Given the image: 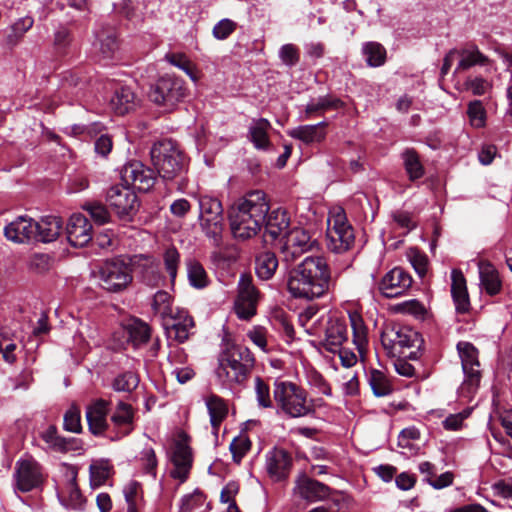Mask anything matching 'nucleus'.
I'll list each match as a JSON object with an SVG mask.
<instances>
[{"label": "nucleus", "instance_id": "1", "mask_svg": "<svg viewBox=\"0 0 512 512\" xmlns=\"http://www.w3.org/2000/svg\"><path fill=\"white\" fill-rule=\"evenodd\" d=\"M333 285L329 265L322 256H307L288 271L287 289L294 298L314 300Z\"/></svg>", "mask_w": 512, "mask_h": 512}, {"label": "nucleus", "instance_id": "2", "mask_svg": "<svg viewBox=\"0 0 512 512\" xmlns=\"http://www.w3.org/2000/svg\"><path fill=\"white\" fill-rule=\"evenodd\" d=\"M269 209L267 195L261 190L250 191L239 198L229 211L233 236L241 240L256 236L264 226Z\"/></svg>", "mask_w": 512, "mask_h": 512}, {"label": "nucleus", "instance_id": "3", "mask_svg": "<svg viewBox=\"0 0 512 512\" xmlns=\"http://www.w3.org/2000/svg\"><path fill=\"white\" fill-rule=\"evenodd\" d=\"M255 359L251 351L241 345L228 347L219 357L216 370L220 379L228 383L243 384L251 373Z\"/></svg>", "mask_w": 512, "mask_h": 512}, {"label": "nucleus", "instance_id": "4", "mask_svg": "<svg viewBox=\"0 0 512 512\" xmlns=\"http://www.w3.org/2000/svg\"><path fill=\"white\" fill-rule=\"evenodd\" d=\"M273 398L281 411L289 417H305L314 412L313 401L307 391L291 381H275Z\"/></svg>", "mask_w": 512, "mask_h": 512}, {"label": "nucleus", "instance_id": "5", "mask_svg": "<svg viewBox=\"0 0 512 512\" xmlns=\"http://www.w3.org/2000/svg\"><path fill=\"white\" fill-rule=\"evenodd\" d=\"M150 154L154 168L164 180H172L186 170L187 158L178 144L171 139L155 143Z\"/></svg>", "mask_w": 512, "mask_h": 512}, {"label": "nucleus", "instance_id": "6", "mask_svg": "<svg viewBox=\"0 0 512 512\" xmlns=\"http://www.w3.org/2000/svg\"><path fill=\"white\" fill-rule=\"evenodd\" d=\"M381 342L390 352L398 353L402 358L417 360L423 340L417 331L408 326L390 324L383 329Z\"/></svg>", "mask_w": 512, "mask_h": 512}, {"label": "nucleus", "instance_id": "7", "mask_svg": "<svg viewBox=\"0 0 512 512\" xmlns=\"http://www.w3.org/2000/svg\"><path fill=\"white\" fill-rule=\"evenodd\" d=\"M199 224L205 235L218 246L221 243L223 232V207L219 199L201 195L198 198Z\"/></svg>", "mask_w": 512, "mask_h": 512}, {"label": "nucleus", "instance_id": "8", "mask_svg": "<svg viewBox=\"0 0 512 512\" xmlns=\"http://www.w3.org/2000/svg\"><path fill=\"white\" fill-rule=\"evenodd\" d=\"M457 351L461 359L464 380L459 388L460 396L471 398L480 385L481 370L478 350L469 342H459Z\"/></svg>", "mask_w": 512, "mask_h": 512}, {"label": "nucleus", "instance_id": "9", "mask_svg": "<svg viewBox=\"0 0 512 512\" xmlns=\"http://www.w3.org/2000/svg\"><path fill=\"white\" fill-rule=\"evenodd\" d=\"M354 232L348 223L345 211L341 207L329 212L327 228V246L336 253L347 251L354 243Z\"/></svg>", "mask_w": 512, "mask_h": 512}, {"label": "nucleus", "instance_id": "10", "mask_svg": "<svg viewBox=\"0 0 512 512\" xmlns=\"http://www.w3.org/2000/svg\"><path fill=\"white\" fill-rule=\"evenodd\" d=\"M97 277L100 287L111 293L124 291L133 279L129 264L118 258L102 263Z\"/></svg>", "mask_w": 512, "mask_h": 512}, {"label": "nucleus", "instance_id": "11", "mask_svg": "<svg viewBox=\"0 0 512 512\" xmlns=\"http://www.w3.org/2000/svg\"><path fill=\"white\" fill-rule=\"evenodd\" d=\"M185 97V87L181 79L166 75L151 87L149 98L155 104L171 111Z\"/></svg>", "mask_w": 512, "mask_h": 512}, {"label": "nucleus", "instance_id": "12", "mask_svg": "<svg viewBox=\"0 0 512 512\" xmlns=\"http://www.w3.org/2000/svg\"><path fill=\"white\" fill-rule=\"evenodd\" d=\"M168 458L171 464L169 475L178 480L179 485L186 482L193 463V454L189 446V439L185 433H180L175 440Z\"/></svg>", "mask_w": 512, "mask_h": 512}, {"label": "nucleus", "instance_id": "13", "mask_svg": "<svg viewBox=\"0 0 512 512\" xmlns=\"http://www.w3.org/2000/svg\"><path fill=\"white\" fill-rule=\"evenodd\" d=\"M316 245L310 232L302 227H294L285 233L281 246L283 262L289 264L295 262L303 254L311 251Z\"/></svg>", "mask_w": 512, "mask_h": 512}, {"label": "nucleus", "instance_id": "14", "mask_svg": "<svg viewBox=\"0 0 512 512\" xmlns=\"http://www.w3.org/2000/svg\"><path fill=\"white\" fill-rule=\"evenodd\" d=\"M14 479L18 490L29 492L43 484L45 475L42 466L33 457L25 456L15 464Z\"/></svg>", "mask_w": 512, "mask_h": 512}, {"label": "nucleus", "instance_id": "15", "mask_svg": "<svg viewBox=\"0 0 512 512\" xmlns=\"http://www.w3.org/2000/svg\"><path fill=\"white\" fill-rule=\"evenodd\" d=\"M238 295L234 303L235 313L240 319L248 320L256 314L259 292L249 275L242 274L238 281Z\"/></svg>", "mask_w": 512, "mask_h": 512}, {"label": "nucleus", "instance_id": "16", "mask_svg": "<svg viewBox=\"0 0 512 512\" xmlns=\"http://www.w3.org/2000/svg\"><path fill=\"white\" fill-rule=\"evenodd\" d=\"M106 201L119 218L128 219L138 209V198L135 192L127 185L117 184L107 191Z\"/></svg>", "mask_w": 512, "mask_h": 512}, {"label": "nucleus", "instance_id": "17", "mask_svg": "<svg viewBox=\"0 0 512 512\" xmlns=\"http://www.w3.org/2000/svg\"><path fill=\"white\" fill-rule=\"evenodd\" d=\"M123 181L127 186L142 192L149 191L155 184V173L152 169L145 167L139 161H132L126 164L121 172Z\"/></svg>", "mask_w": 512, "mask_h": 512}, {"label": "nucleus", "instance_id": "18", "mask_svg": "<svg viewBox=\"0 0 512 512\" xmlns=\"http://www.w3.org/2000/svg\"><path fill=\"white\" fill-rule=\"evenodd\" d=\"M348 340V324L345 318L330 314L326 320L323 345L326 350L336 353Z\"/></svg>", "mask_w": 512, "mask_h": 512}, {"label": "nucleus", "instance_id": "19", "mask_svg": "<svg viewBox=\"0 0 512 512\" xmlns=\"http://www.w3.org/2000/svg\"><path fill=\"white\" fill-rule=\"evenodd\" d=\"M412 285L411 276L401 268L387 272L379 283V290L386 298H395L406 292Z\"/></svg>", "mask_w": 512, "mask_h": 512}, {"label": "nucleus", "instance_id": "20", "mask_svg": "<svg viewBox=\"0 0 512 512\" xmlns=\"http://www.w3.org/2000/svg\"><path fill=\"white\" fill-rule=\"evenodd\" d=\"M110 411V401L104 399H96L86 407V420L88 423L89 431L95 435H103L108 427L107 420Z\"/></svg>", "mask_w": 512, "mask_h": 512}, {"label": "nucleus", "instance_id": "21", "mask_svg": "<svg viewBox=\"0 0 512 512\" xmlns=\"http://www.w3.org/2000/svg\"><path fill=\"white\" fill-rule=\"evenodd\" d=\"M95 55L100 62L113 59L119 49L116 31L111 26H102L95 32Z\"/></svg>", "mask_w": 512, "mask_h": 512}, {"label": "nucleus", "instance_id": "22", "mask_svg": "<svg viewBox=\"0 0 512 512\" xmlns=\"http://www.w3.org/2000/svg\"><path fill=\"white\" fill-rule=\"evenodd\" d=\"M67 239L74 247L86 246L93 237L92 225L82 214H73L66 227Z\"/></svg>", "mask_w": 512, "mask_h": 512}, {"label": "nucleus", "instance_id": "23", "mask_svg": "<svg viewBox=\"0 0 512 512\" xmlns=\"http://www.w3.org/2000/svg\"><path fill=\"white\" fill-rule=\"evenodd\" d=\"M292 458L284 449L275 448L266 455V469L274 481H282L289 475Z\"/></svg>", "mask_w": 512, "mask_h": 512}, {"label": "nucleus", "instance_id": "24", "mask_svg": "<svg viewBox=\"0 0 512 512\" xmlns=\"http://www.w3.org/2000/svg\"><path fill=\"white\" fill-rule=\"evenodd\" d=\"M164 328L170 337H174L180 343L185 342L194 327V321L185 309L175 310L173 318L163 322Z\"/></svg>", "mask_w": 512, "mask_h": 512}, {"label": "nucleus", "instance_id": "25", "mask_svg": "<svg viewBox=\"0 0 512 512\" xmlns=\"http://www.w3.org/2000/svg\"><path fill=\"white\" fill-rule=\"evenodd\" d=\"M36 221L20 216L4 228L5 237L15 243H25L35 239Z\"/></svg>", "mask_w": 512, "mask_h": 512}, {"label": "nucleus", "instance_id": "26", "mask_svg": "<svg viewBox=\"0 0 512 512\" xmlns=\"http://www.w3.org/2000/svg\"><path fill=\"white\" fill-rule=\"evenodd\" d=\"M318 312L317 306H309L299 314L298 321L310 336L321 337L325 334L326 320L330 314L318 316Z\"/></svg>", "mask_w": 512, "mask_h": 512}, {"label": "nucleus", "instance_id": "27", "mask_svg": "<svg viewBox=\"0 0 512 512\" xmlns=\"http://www.w3.org/2000/svg\"><path fill=\"white\" fill-rule=\"evenodd\" d=\"M451 295L458 313H465L470 308L466 279L460 269L451 271Z\"/></svg>", "mask_w": 512, "mask_h": 512}, {"label": "nucleus", "instance_id": "28", "mask_svg": "<svg viewBox=\"0 0 512 512\" xmlns=\"http://www.w3.org/2000/svg\"><path fill=\"white\" fill-rule=\"evenodd\" d=\"M326 127L325 121L314 125H301L288 131V135L305 144L320 143L326 138Z\"/></svg>", "mask_w": 512, "mask_h": 512}, {"label": "nucleus", "instance_id": "29", "mask_svg": "<svg viewBox=\"0 0 512 512\" xmlns=\"http://www.w3.org/2000/svg\"><path fill=\"white\" fill-rule=\"evenodd\" d=\"M134 412L130 404L120 401L111 415V422L118 430L120 437L133 430Z\"/></svg>", "mask_w": 512, "mask_h": 512}, {"label": "nucleus", "instance_id": "30", "mask_svg": "<svg viewBox=\"0 0 512 512\" xmlns=\"http://www.w3.org/2000/svg\"><path fill=\"white\" fill-rule=\"evenodd\" d=\"M63 222L57 216H45L36 222L35 240L52 242L58 238Z\"/></svg>", "mask_w": 512, "mask_h": 512}, {"label": "nucleus", "instance_id": "31", "mask_svg": "<svg viewBox=\"0 0 512 512\" xmlns=\"http://www.w3.org/2000/svg\"><path fill=\"white\" fill-rule=\"evenodd\" d=\"M271 128L270 122L265 118L253 119L249 129L248 138L258 150H269L271 142L268 131Z\"/></svg>", "mask_w": 512, "mask_h": 512}, {"label": "nucleus", "instance_id": "32", "mask_svg": "<svg viewBox=\"0 0 512 512\" xmlns=\"http://www.w3.org/2000/svg\"><path fill=\"white\" fill-rule=\"evenodd\" d=\"M205 404L209 413L213 433L217 435L220 425L228 415V405L224 399L214 394L205 399Z\"/></svg>", "mask_w": 512, "mask_h": 512}, {"label": "nucleus", "instance_id": "33", "mask_svg": "<svg viewBox=\"0 0 512 512\" xmlns=\"http://www.w3.org/2000/svg\"><path fill=\"white\" fill-rule=\"evenodd\" d=\"M138 99L130 87H120L115 90L110 105L115 113L124 115L132 111L137 105Z\"/></svg>", "mask_w": 512, "mask_h": 512}, {"label": "nucleus", "instance_id": "34", "mask_svg": "<svg viewBox=\"0 0 512 512\" xmlns=\"http://www.w3.org/2000/svg\"><path fill=\"white\" fill-rule=\"evenodd\" d=\"M299 495L310 502H315L326 498L329 495V488L323 483L303 478L297 485Z\"/></svg>", "mask_w": 512, "mask_h": 512}, {"label": "nucleus", "instance_id": "35", "mask_svg": "<svg viewBox=\"0 0 512 512\" xmlns=\"http://www.w3.org/2000/svg\"><path fill=\"white\" fill-rule=\"evenodd\" d=\"M290 224V217L287 211L283 208H277L267 213V218L264 223L266 231L273 237L277 238L284 232Z\"/></svg>", "mask_w": 512, "mask_h": 512}, {"label": "nucleus", "instance_id": "36", "mask_svg": "<svg viewBox=\"0 0 512 512\" xmlns=\"http://www.w3.org/2000/svg\"><path fill=\"white\" fill-rule=\"evenodd\" d=\"M342 106V101L332 96H321L312 99L305 108V119H310L314 115L323 114L331 109H338Z\"/></svg>", "mask_w": 512, "mask_h": 512}, {"label": "nucleus", "instance_id": "37", "mask_svg": "<svg viewBox=\"0 0 512 512\" xmlns=\"http://www.w3.org/2000/svg\"><path fill=\"white\" fill-rule=\"evenodd\" d=\"M278 259L275 253L265 251L260 253L256 257L255 270L257 276L262 280H268L272 278L278 267Z\"/></svg>", "mask_w": 512, "mask_h": 512}, {"label": "nucleus", "instance_id": "38", "mask_svg": "<svg viewBox=\"0 0 512 512\" xmlns=\"http://www.w3.org/2000/svg\"><path fill=\"white\" fill-rule=\"evenodd\" d=\"M152 308L154 310V313L161 318L162 322L167 321V319L169 318H173L175 310L182 309L173 306L172 297L166 291H158L154 295Z\"/></svg>", "mask_w": 512, "mask_h": 512}, {"label": "nucleus", "instance_id": "39", "mask_svg": "<svg viewBox=\"0 0 512 512\" xmlns=\"http://www.w3.org/2000/svg\"><path fill=\"white\" fill-rule=\"evenodd\" d=\"M480 282L489 295H496L501 290V280L497 270L491 264L479 266Z\"/></svg>", "mask_w": 512, "mask_h": 512}, {"label": "nucleus", "instance_id": "40", "mask_svg": "<svg viewBox=\"0 0 512 512\" xmlns=\"http://www.w3.org/2000/svg\"><path fill=\"white\" fill-rule=\"evenodd\" d=\"M349 320L353 332V342L359 354L362 356L367 344V328L362 316L357 312L350 313Z\"/></svg>", "mask_w": 512, "mask_h": 512}, {"label": "nucleus", "instance_id": "41", "mask_svg": "<svg viewBox=\"0 0 512 512\" xmlns=\"http://www.w3.org/2000/svg\"><path fill=\"white\" fill-rule=\"evenodd\" d=\"M362 54L370 67H380L386 61V49L378 42L370 41L362 45Z\"/></svg>", "mask_w": 512, "mask_h": 512}, {"label": "nucleus", "instance_id": "42", "mask_svg": "<svg viewBox=\"0 0 512 512\" xmlns=\"http://www.w3.org/2000/svg\"><path fill=\"white\" fill-rule=\"evenodd\" d=\"M402 159L410 180H417L424 175V167L414 149H405L402 153Z\"/></svg>", "mask_w": 512, "mask_h": 512}, {"label": "nucleus", "instance_id": "43", "mask_svg": "<svg viewBox=\"0 0 512 512\" xmlns=\"http://www.w3.org/2000/svg\"><path fill=\"white\" fill-rule=\"evenodd\" d=\"M127 512H140L143 507L142 489L138 482L131 481L123 489Z\"/></svg>", "mask_w": 512, "mask_h": 512}, {"label": "nucleus", "instance_id": "44", "mask_svg": "<svg viewBox=\"0 0 512 512\" xmlns=\"http://www.w3.org/2000/svg\"><path fill=\"white\" fill-rule=\"evenodd\" d=\"M187 277L192 287L203 289L209 284V277L204 267L196 260L187 262Z\"/></svg>", "mask_w": 512, "mask_h": 512}, {"label": "nucleus", "instance_id": "45", "mask_svg": "<svg viewBox=\"0 0 512 512\" xmlns=\"http://www.w3.org/2000/svg\"><path fill=\"white\" fill-rule=\"evenodd\" d=\"M459 54L461 59L456 67L455 72L467 70L477 64L484 65L488 62V58L482 54L475 46L463 49L459 52Z\"/></svg>", "mask_w": 512, "mask_h": 512}, {"label": "nucleus", "instance_id": "46", "mask_svg": "<svg viewBox=\"0 0 512 512\" xmlns=\"http://www.w3.org/2000/svg\"><path fill=\"white\" fill-rule=\"evenodd\" d=\"M34 24V19L25 16L16 20L10 27V33L7 35V43L11 46L17 45L26 32H28Z\"/></svg>", "mask_w": 512, "mask_h": 512}, {"label": "nucleus", "instance_id": "47", "mask_svg": "<svg viewBox=\"0 0 512 512\" xmlns=\"http://www.w3.org/2000/svg\"><path fill=\"white\" fill-rule=\"evenodd\" d=\"M368 382L374 395L377 397H383L392 392L391 384L382 371L371 370L368 376Z\"/></svg>", "mask_w": 512, "mask_h": 512}, {"label": "nucleus", "instance_id": "48", "mask_svg": "<svg viewBox=\"0 0 512 512\" xmlns=\"http://www.w3.org/2000/svg\"><path fill=\"white\" fill-rule=\"evenodd\" d=\"M41 439L47 444L48 448L57 452H66L68 450L69 442L57 434L55 426H49L46 430L41 432Z\"/></svg>", "mask_w": 512, "mask_h": 512}, {"label": "nucleus", "instance_id": "49", "mask_svg": "<svg viewBox=\"0 0 512 512\" xmlns=\"http://www.w3.org/2000/svg\"><path fill=\"white\" fill-rule=\"evenodd\" d=\"M165 58L170 64H172V65L178 67L179 69H181L182 71H184L193 82H197V80H198L197 70L195 69V67L192 65V63L189 61V59L184 54H182V53L167 54L165 56Z\"/></svg>", "mask_w": 512, "mask_h": 512}, {"label": "nucleus", "instance_id": "50", "mask_svg": "<svg viewBox=\"0 0 512 512\" xmlns=\"http://www.w3.org/2000/svg\"><path fill=\"white\" fill-rule=\"evenodd\" d=\"M129 339L134 346L146 343L150 338L149 326L141 321H134L128 327Z\"/></svg>", "mask_w": 512, "mask_h": 512}, {"label": "nucleus", "instance_id": "51", "mask_svg": "<svg viewBox=\"0 0 512 512\" xmlns=\"http://www.w3.org/2000/svg\"><path fill=\"white\" fill-rule=\"evenodd\" d=\"M467 115L472 126L481 128L485 125L486 110L480 100H473L468 104Z\"/></svg>", "mask_w": 512, "mask_h": 512}, {"label": "nucleus", "instance_id": "52", "mask_svg": "<svg viewBox=\"0 0 512 512\" xmlns=\"http://www.w3.org/2000/svg\"><path fill=\"white\" fill-rule=\"evenodd\" d=\"M139 384L138 376L133 372H126L115 378L113 389L118 392H131Z\"/></svg>", "mask_w": 512, "mask_h": 512}, {"label": "nucleus", "instance_id": "53", "mask_svg": "<svg viewBox=\"0 0 512 512\" xmlns=\"http://www.w3.org/2000/svg\"><path fill=\"white\" fill-rule=\"evenodd\" d=\"M255 394L258 406L262 408H272L273 401L270 395V387L262 378H255Z\"/></svg>", "mask_w": 512, "mask_h": 512}, {"label": "nucleus", "instance_id": "54", "mask_svg": "<svg viewBox=\"0 0 512 512\" xmlns=\"http://www.w3.org/2000/svg\"><path fill=\"white\" fill-rule=\"evenodd\" d=\"M63 427L66 431L80 433L82 431L81 414L79 408L71 406L64 415Z\"/></svg>", "mask_w": 512, "mask_h": 512}, {"label": "nucleus", "instance_id": "55", "mask_svg": "<svg viewBox=\"0 0 512 512\" xmlns=\"http://www.w3.org/2000/svg\"><path fill=\"white\" fill-rule=\"evenodd\" d=\"M165 269L173 282L177 276V270L180 263V254L175 247H169L163 255Z\"/></svg>", "mask_w": 512, "mask_h": 512}, {"label": "nucleus", "instance_id": "56", "mask_svg": "<svg viewBox=\"0 0 512 512\" xmlns=\"http://www.w3.org/2000/svg\"><path fill=\"white\" fill-rule=\"evenodd\" d=\"M139 461L143 470L154 478L157 474V458L153 448L145 447L140 452Z\"/></svg>", "mask_w": 512, "mask_h": 512}, {"label": "nucleus", "instance_id": "57", "mask_svg": "<svg viewBox=\"0 0 512 512\" xmlns=\"http://www.w3.org/2000/svg\"><path fill=\"white\" fill-rule=\"evenodd\" d=\"M68 497H62L61 502L64 506L71 509H80L83 505V497L75 483V477L68 483Z\"/></svg>", "mask_w": 512, "mask_h": 512}, {"label": "nucleus", "instance_id": "58", "mask_svg": "<svg viewBox=\"0 0 512 512\" xmlns=\"http://www.w3.org/2000/svg\"><path fill=\"white\" fill-rule=\"evenodd\" d=\"M464 86L475 96L484 95L492 89V83L483 77H469L464 82Z\"/></svg>", "mask_w": 512, "mask_h": 512}, {"label": "nucleus", "instance_id": "59", "mask_svg": "<svg viewBox=\"0 0 512 512\" xmlns=\"http://www.w3.org/2000/svg\"><path fill=\"white\" fill-rule=\"evenodd\" d=\"M407 257L418 275L424 276L428 268L427 256L417 248H410Z\"/></svg>", "mask_w": 512, "mask_h": 512}, {"label": "nucleus", "instance_id": "60", "mask_svg": "<svg viewBox=\"0 0 512 512\" xmlns=\"http://www.w3.org/2000/svg\"><path fill=\"white\" fill-rule=\"evenodd\" d=\"M97 224H105L110 220V214L104 204L90 202L83 207Z\"/></svg>", "mask_w": 512, "mask_h": 512}, {"label": "nucleus", "instance_id": "61", "mask_svg": "<svg viewBox=\"0 0 512 512\" xmlns=\"http://www.w3.org/2000/svg\"><path fill=\"white\" fill-rule=\"evenodd\" d=\"M251 442L247 436L241 435L233 439L230 443V451L233 456V460L239 463L246 453L250 450Z\"/></svg>", "mask_w": 512, "mask_h": 512}, {"label": "nucleus", "instance_id": "62", "mask_svg": "<svg viewBox=\"0 0 512 512\" xmlns=\"http://www.w3.org/2000/svg\"><path fill=\"white\" fill-rule=\"evenodd\" d=\"M205 502L204 494L198 489L191 494L182 497L180 504L181 512H190L201 507Z\"/></svg>", "mask_w": 512, "mask_h": 512}, {"label": "nucleus", "instance_id": "63", "mask_svg": "<svg viewBox=\"0 0 512 512\" xmlns=\"http://www.w3.org/2000/svg\"><path fill=\"white\" fill-rule=\"evenodd\" d=\"M236 28V22L231 19L224 18L214 25L212 34L217 40H225L236 30Z\"/></svg>", "mask_w": 512, "mask_h": 512}, {"label": "nucleus", "instance_id": "64", "mask_svg": "<svg viewBox=\"0 0 512 512\" xmlns=\"http://www.w3.org/2000/svg\"><path fill=\"white\" fill-rule=\"evenodd\" d=\"M279 58L286 66H295L300 60L299 49L293 44H285L279 49Z\"/></svg>", "mask_w": 512, "mask_h": 512}]
</instances>
